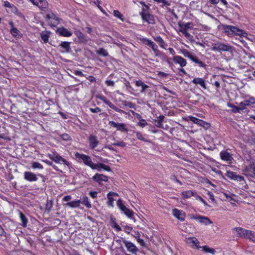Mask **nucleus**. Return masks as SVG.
I'll use <instances>...</instances> for the list:
<instances>
[{"label": "nucleus", "instance_id": "f8f14e48", "mask_svg": "<svg viewBox=\"0 0 255 255\" xmlns=\"http://www.w3.org/2000/svg\"><path fill=\"white\" fill-rule=\"evenodd\" d=\"M109 125L112 127L117 128L118 130L123 132H127L128 131L126 125L124 123H116L114 121H110Z\"/></svg>", "mask_w": 255, "mask_h": 255}, {"label": "nucleus", "instance_id": "a18cd8bd", "mask_svg": "<svg viewBox=\"0 0 255 255\" xmlns=\"http://www.w3.org/2000/svg\"><path fill=\"white\" fill-rule=\"evenodd\" d=\"M179 31L182 33L186 38H189L190 40H192L193 38V36L190 35L187 30H185V29H179Z\"/></svg>", "mask_w": 255, "mask_h": 255}, {"label": "nucleus", "instance_id": "e433bc0d", "mask_svg": "<svg viewBox=\"0 0 255 255\" xmlns=\"http://www.w3.org/2000/svg\"><path fill=\"white\" fill-rule=\"evenodd\" d=\"M19 216L21 222H22L21 226L23 227H26L28 221L27 219L21 212H19Z\"/></svg>", "mask_w": 255, "mask_h": 255}, {"label": "nucleus", "instance_id": "ea45409f", "mask_svg": "<svg viewBox=\"0 0 255 255\" xmlns=\"http://www.w3.org/2000/svg\"><path fill=\"white\" fill-rule=\"evenodd\" d=\"M81 203H82L83 205H84L86 207L88 208H91V204L89 201V199L87 196L84 197L82 201H81Z\"/></svg>", "mask_w": 255, "mask_h": 255}, {"label": "nucleus", "instance_id": "20e7f679", "mask_svg": "<svg viewBox=\"0 0 255 255\" xmlns=\"http://www.w3.org/2000/svg\"><path fill=\"white\" fill-rule=\"evenodd\" d=\"M48 156L50 159L54 161L56 163L63 164L66 166L68 168H70V163L63 158L62 156L58 154H48Z\"/></svg>", "mask_w": 255, "mask_h": 255}, {"label": "nucleus", "instance_id": "8fccbe9b", "mask_svg": "<svg viewBox=\"0 0 255 255\" xmlns=\"http://www.w3.org/2000/svg\"><path fill=\"white\" fill-rule=\"evenodd\" d=\"M112 145L114 146H119L121 147H125L126 145V143L124 142L123 141H116L112 143Z\"/></svg>", "mask_w": 255, "mask_h": 255}, {"label": "nucleus", "instance_id": "338daca9", "mask_svg": "<svg viewBox=\"0 0 255 255\" xmlns=\"http://www.w3.org/2000/svg\"><path fill=\"white\" fill-rule=\"evenodd\" d=\"M132 227L128 226H125L124 231L128 234H129L130 231H131L132 230Z\"/></svg>", "mask_w": 255, "mask_h": 255}, {"label": "nucleus", "instance_id": "774afa93", "mask_svg": "<svg viewBox=\"0 0 255 255\" xmlns=\"http://www.w3.org/2000/svg\"><path fill=\"white\" fill-rule=\"evenodd\" d=\"M154 53V54L155 55V56H161V55H163V53H162V52L160 51L158 49L156 50H155L154 51H153Z\"/></svg>", "mask_w": 255, "mask_h": 255}, {"label": "nucleus", "instance_id": "f3484780", "mask_svg": "<svg viewBox=\"0 0 255 255\" xmlns=\"http://www.w3.org/2000/svg\"><path fill=\"white\" fill-rule=\"evenodd\" d=\"M192 218L198 220L200 223L205 225H208L212 223V222L209 219V218L204 216H193Z\"/></svg>", "mask_w": 255, "mask_h": 255}, {"label": "nucleus", "instance_id": "3c124183", "mask_svg": "<svg viewBox=\"0 0 255 255\" xmlns=\"http://www.w3.org/2000/svg\"><path fill=\"white\" fill-rule=\"evenodd\" d=\"M141 41L146 45L150 46V43H153L151 40H149L146 38H143L141 39Z\"/></svg>", "mask_w": 255, "mask_h": 255}, {"label": "nucleus", "instance_id": "6e6d98bb", "mask_svg": "<svg viewBox=\"0 0 255 255\" xmlns=\"http://www.w3.org/2000/svg\"><path fill=\"white\" fill-rule=\"evenodd\" d=\"M147 125V123L146 122V121L145 120H143V119L141 120L138 123V125L142 128H143Z\"/></svg>", "mask_w": 255, "mask_h": 255}, {"label": "nucleus", "instance_id": "79ce46f5", "mask_svg": "<svg viewBox=\"0 0 255 255\" xmlns=\"http://www.w3.org/2000/svg\"><path fill=\"white\" fill-rule=\"evenodd\" d=\"M53 207V201L52 200H49L47 201L45 206V211L47 212H49Z\"/></svg>", "mask_w": 255, "mask_h": 255}, {"label": "nucleus", "instance_id": "c03bdc74", "mask_svg": "<svg viewBox=\"0 0 255 255\" xmlns=\"http://www.w3.org/2000/svg\"><path fill=\"white\" fill-rule=\"evenodd\" d=\"M182 54L186 57L190 58V59L193 57V55L189 52L187 49H182L181 51Z\"/></svg>", "mask_w": 255, "mask_h": 255}, {"label": "nucleus", "instance_id": "c9c22d12", "mask_svg": "<svg viewBox=\"0 0 255 255\" xmlns=\"http://www.w3.org/2000/svg\"><path fill=\"white\" fill-rule=\"evenodd\" d=\"M96 169H97L98 171H101V168L104 169L105 170L107 171H110L111 170V169L110 166L106 165L105 164H104L103 163H98L96 164Z\"/></svg>", "mask_w": 255, "mask_h": 255}, {"label": "nucleus", "instance_id": "bb28decb", "mask_svg": "<svg viewBox=\"0 0 255 255\" xmlns=\"http://www.w3.org/2000/svg\"><path fill=\"white\" fill-rule=\"evenodd\" d=\"M135 85L137 87H141V90H140L141 93L144 92L145 90L149 87L148 85L145 84L142 81L139 80L135 81Z\"/></svg>", "mask_w": 255, "mask_h": 255}, {"label": "nucleus", "instance_id": "69168bd1", "mask_svg": "<svg viewBox=\"0 0 255 255\" xmlns=\"http://www.w3.org/2000/svg\"><path fill=\"white\" fill-rule=\"evenodd\" d=\"M97 193L96 191H91L89 192V195L93 198H95L97 197Z\"/></svg>", "mask_w": 255, "mask_h": 255}, {"label": "nucleus", "instance_id": "2eb2a0df", "mask_svg": "<svg viewBox=\"0 0 255 255\" xmlns=\"http://www.w3.org/2000/svg\"><path fill=\"white\" fill-rule=\"evenodd\" d=\"M186 242L193 248L199 249L201 247L199 246V242L195 237L187 239Z\"/></svg>", "mask_w": 255, "mask_h": 255}, {"label": "nucleus", "instance_id": "a211bd4d", "mask_svg": "<svg viewBox=\"0 0 255 255\" xmlns=\"http://www.w3.org/2000/svg\"><path fill=\"white\" fill-rule=\"evenodd\" d=\"M173 62L179 64L181 67L186 65L187 62L186 59L180 56H174L173 58Z\"/></svg>", "mask_w": 255, "mask_h": 255}, {"label": "nucleus", "instance_id": "0e129e2a", "mask_svg": "<svg viewBox=\"0 0 255 255\" xmlns=\"http://www.w3.org/2000/svg\"><path fill=\"white\" fill-rule=\"evenodd\" d=\"M248 239L255 243V233L252 231V235L249 236Z\"/></svg>", "mask_w": 255, "mask_h": 255}, {"label": "nucleus", "instance_id": "bf43d9fd", "mask_svg": "<svg viewBox=\"0 0 255 255\" xmlns=\"http://www.w3.org/2000/svg\"><path fill=\"white\" fill-rule=\"evenodd\" d=\"M171 179L180 184V185L182 184V183L179 180H178L177 177L174 175L171 176Z\"/></svg>", "mask_w": 255, "mask_h": 255}, {"label": "nucleus", "instance_id": "58836bf2", "mask_svg": "<svg viewBox=\"0 0 255 255\" xmlns=\"http://www.w3.org/2000/svg\"><path fill=\"white\" fill-rule=\"evenodd\" d=\"M200 248L202 249V251L205 253H210L212 255H215L216 251L215 249L212 248H210L207 246H204L203 247H201Z\"/></svg>", "mask_w": 255, "mask_h": 255}, {"label": "nucleus", "instance_id": "e2e57ef3", "mask_svg": "<svg viewBox=\"0 0 255 255\" xmlns=\"http://www.w3.org/2000/svg\"><path fill=\"white\" fill-rule=\"evenodd\" d=\"M106 84L108 86H114L115 85V82L113 81L112 80H107L105 82Z\"/></svg>", "mask_w": 255, "mask_h": 255}, {"label": "nucleus", "instance_id": "b1692460", "mask_svg": "<svg viewBox=\"0 0 255 255\" xmlns=\"http://www.w3.org/2000/svg\"><path fill=\"white\" fill-rule=\"evenodd\" d=\"M118 194L117 193L113 192H110L107 194V198L108 201L107 202V205L109 206L113 207L114 206V201H115L114 199L113 198V196H118Z\"/></svg>", "mask_w": 255, "mask_h": 255}, {"label": "nucleus", "instance_id": "052dcab7", "mask_svg": "<svg viewBox=\"0 0 255 255\" xmlns=\"http://www.w3.org/2000/svg\"><path fill=\"white\" fill-rule=\"evenodd\" d=\"M207 194L209 197L210 199H211L213 202H215L216 200L214 198L213 193L212 192L209 191Z\"/></svg>", "mask_w": 255, "mask_h": 255}, {"label": "nucleus", "instance_id": "0eeeda50", "mask_svg": "<svg viewBox=\"0 0 255 255\" xmlns=\"http://www.w3.org/2000/svg\"><path fill=\"white\" fill-rule=\"evenodd\" d=\"M189 119L190 121L192 122L193 123L203 127L205 129H208L211 126L210 123L194 117H189Z\"/></svg>", "mask_w": 255, "mask_h": 255}, {"label": "nucleus", "instance_id": "a878e982", "mask_svg": "<svg viewBox=\"0 0 255 255\" xmlns=\"http://www.w3.org/2000/svg\"><path fill=\"white\" fill-rule=\"evenodd\" d=\"M178 25L180 28V29H185V30H187L188 29H191L193 25L192 22L184 23L181 21L178 23Z\"/></svg>", "mask_w": 255, "mask_h": 255}, {"label": "nucleus", "instance_id": "6e6552de", "mask_svg": "<svg viewBox=\"0 0 255 255\" xmlns=\"http://www.w3.org/2000/svg\"><path fill=\"white\" fill-rule=\"evenodd\" d=\"M121 239L123 240L128 251L134 254L137 252V248L132 243L128 241L124 238H121Z\"/></svg>", "mask_w": 255, "mask_h": 255}, {"label": "nucleus", "instance_id": "680f3d73", "mask_svg": "<svg viewBox=\"0 0 255 255\" xmlns=\"http://www.w3.org/2000/svg\"><path fill=\"white\" fill-rule=\"evenodd\" d=\"M149 46L152 48L153 51L158 49V46L154 42L150 43Z\"/></svg>", "mask_w": 255, "mask_h": 255}, {"label": "nucleus", "instance_id": "393cba45", "mask_svg": "<svg viewBox=\"0 0 255 255\" xmlns=\"http://www.w3.org/2000/svg\"><path fill=\"white\" fill-rule=\"evenodd\" d=\"M246 175H247V172H248V174L252 177H255V165H250L248 167H246L244 170Z\"/></svg>", "mask_w": 255, "mask_h": 255}, {"label": "nucleus", "instance_id": "f257e3e1", "mask_svg": "<svg viewBox=\"0 0 255 255\" xmlns=\"http://www.w3.org/2000/svg\"><path fill=\"white\" fill-rule=\"evenodd\" d=\"M224 29L225 33L228 36H232L233 35L240 36V40L241 42H243L242 37H246L248 35L247 33L245 31L234 26L226 25L224 26Z\"/></svg>", "mask_w": 255, "mask_h": 255}, {"label": "nucleus", "instance_id": "ddd939ff", "mask_svg": "<svg viewBox=\"0 0 255 255\" xmlns=\"http://www.w3.org/2000/svg\"><path fill=\"white\" fill-rule=\"evenodd\" d=\"M226 176H227L229 178L232 180H236L237 181H244V178L238 174H237L236 172L227 171L226 174Z\"/></svg>", "mask_w": 255, "mask_h": 255}, {"label": "nucleus", "instance_id": "5fc2aeb1", "mask_svg": "<svg viewBox=\"0 0 255 255\" xmlns=\"http://www.w3.org/2000/svg\"><path fill=\"white\" fill-rule=\"evenodd\" d=\"M61 138L65 141H68L70 140L71 139V137L70 135L67 133H64L62 135H61Z\"/></svg>", "mask_w": 255, "mask_h": 255}, {"label": "nucleus", "instance_id": "9b49d317", "mask_svg": "<svg viewBox=\"0 0 255 255\" xmlns=\"http://www.w3.org/2000/svg\"><path fill=\"white\" fill-rule=\"evenodd\" d=\"M89 146L91 149L95 148L99 144L100 141L96 135L90 134L88 137Z\"/></svg>", "mask_w": 255, "mask_h": 255}, {"label": "nucleus", "instance_id": "37998d69", "mask_svg": "<svg viewBox=\"0 0 255 255\" xmlns=\"http://www.w3.org/2000/svg\"><path fill=\"white\" fill-rule=\"evenodd\" d=\"M114 15L115 17L120 19L122 21H124L123 15L118 10H114Z\"/></svg>", "mask_w": 255, "mask_h": 255}, {"label": "nucleus", "instance_id": "cd10ccee", "mask_svg": "<svg viewBox=\"0 0 255 255\" xmlns=\"http://www.w3.org/2000/svg\"><path fill=\"white\" fill-rule=\"evenodd\" d=\"M36 5L38 6L41 9L44 10L48 7V3L46 0H39Z\"/></svg>", "mask_w": 255, "mask_h": 255}, {"label": "nucleus", "instance_id": "49530a36", "mask_svg": "<svg viewBox=\"0 0 255 255\" xmlns=\"http://www.w3.org/2000/svg\"><path fill=\"white\" fill-rule=\"evenodd\" d=\"M137 236H135V238H136L137 242L142 247L145 246V244L143 241V240L140 239L139 238L140 235L138 232H137L136 234Z\"/></svg>", "mask_w": 255, "mask_h": 255}, {"label": "nucleus", "instance_id": "4be33fe9", "mask_svg": "<svg viewBox=\"0 0 255 255\" xmlns=\"http://www.w3.org/2000/svg\"><path fill=\"white\" fill-rule=\"evenodd\" d=\"M59 46L63 49L61 50L62 52L69 53L71 50L70 42L67 41L62 42Z\"/></svg>", "mask_w": 255, "mask_h": 255}, {"label": "nucleus", "instance_id": "603ef678", "mask_svg": "<svg viewBox=\"0 0 255 255\" xmlns=\"http://www.w3.org/2000/svg\"><path fill=\"white\" fill-rule=\"evenodd\" d=\"M136 137L139 140H142L145 142H147L148 141L147 140L145 139V138L143 137L142 134L140 132H137L136 133Z\"/></svg>", "mask_w": 255, "mask_h": 255}, {"label": "nucleus", "instance_id": "7c9ffc66", "mask_svg": "<svg viewBox=\"0 0 255 255\" xmlns=\"http://www.w3.org/2000/svg\"><path fill=\"white\" fill-rule=\"evenodd\" d=\"M154 40L159 44L161 48L166 49L167 44L165 43L162 37L160 36H157L154 38Z\"/></svg>", "mask_w": 255, "mask_h": 255}, {"label": "nucleus", "instance_id": "5701e85b", "mask_svg": "<svg viewBox=\"0 0 255 255\" xmlns=\"http://www.w3.org/2000/svg\"><path fill=\"white\" fill-rule=\"evenodd\" d=\"M192 82L196 85H199L204 89H207L206 84L205 80L201 78H195L192 81Z\"/></svg>", "mask_w": 255, "mask_h": 255}, {"label": "nucleus", "instance_id": "4468645a", "mask_svg": "<svg viewBox=\"0 0 255 255\" xmlns=\"http://www.w3.org/2000/svg\"><path fill=\"white\" fill-rule=\"evenodd\" d=\"M173 215L181 221H184L185 217V213L177 209H174L172 210Z\"/></svg>", "mask_w": 255, "mask_h": 255}, {"label": "nucleus", "instance_id": "13d9d810", "mask_svg": "<svg viewBox=\"0 0 255 255\" xmlns=\"http://www.w3.org/2000/svg\"><path fill=\"white\" fill-rule=\"evenodd\" d=\"M157 75L158 77L161 78H165L168 76V74L161 71H159L158 72Z\"/></svg>", "mask_w": 255, "mask_h": 255}, {"label": "nucleus", "instance_id": "473e14b6", "mask_svg": "<svg viewBox=\"0 0 255 255\" xmlns=\"http://www.w3.org/2000/svg\"><path fill=\"white\" fill-rule=\"evenodd\" d=\"M254 104H255V98L254 97H251L249 99L244 100V101L241 102L240 103V105L249 106Z\"/></svg>", "mask_w": 255, "mask_h": 255}, {"label": "nucleus", "instance_id": "864d4df0", "mask_svg": "<svg viewBox=\"0 0 255 255\" xmlns=\"http://www.w3.org/2000/svg\"><path fill=\"white\" fill-rule=\"evenodd\" d=\"M19 31L16 29V28L13 27L10 30V33L14 37L16 36L17 35H18L19 33Z\"/></svg>", "mask_w": 255, "mask_h": 255}, {"label": "nucleus", "instance_id": "4c0bfd02", "mask_svg": "<svg viewBox=\"0 0 255 255\" xmlns=\"http://www.w3.org/2000/svg\"><path fill=\"white\" fill-rule=\"evenodd\" d=\"M80 203H81V200H76V201H74L72 202H68L66 204V205L68 207H72V208H76V207H79Z\"/></svg>", "mask_w": 255, "mask_h": 255}, {"label": "nucleus", "instance_id": "f03ea898", "mask_svg": "<svg viewBox=\"0 0 255 255\" xmlns=\"http://www.w3.org/2000/svg\"><path fill=\"white\" fill-rule=\"evenodd\" d=\"M75 156L78 162L82 161L84 164L90 167L91 169H96L97 164H95L92 162L91 157L90 156L77 152L75 153Z\"/></svg>", "mask_w": 255, "mask_h": 255}, {"label": "nucleus", "instance_id": "39448f33", "mask_svg": "<svg viewBox=\"0 0 255 255\" xmlns=\"http://www.w3.org/2000/svg\"><path fill=\"white\" fill-rule=\"evenodd\" d=\"M140 15L143 21L147 22L148 24H154L155 19L153 15L149 13L148 11L145 10V8H142Z\"/></svg>", "mask_w": 255, "mask_h": 255}, {"label": "nucleus", "instance_id": "7ed1b4c3", "mask_svg": "<svg viewBox=\"0 0 255 255\" xmlns=\"http://www.w3.org/2000/svg\"><path fill=\"white\" fill-rule=\"evenodd\" d=\"M211 49L214 51L229 52L232 51L233 47L229 44L222 43L221 42H217L212 44Z\"/></svg>", "mask_w": 255, "mask_h": 255}, {"label": "nucleus", "instance_id": "dca6fc26", "mask_svg": "<svg viewBox=\"0 0 255 255\" xmlns=\"http://www.w3.org/2000/svg\"><path fill=\"white\" fill-rule=\"evenodd\" d=\"M92 179L95 182H98L99 184H101V182L102 181L107 182L108 181V178L107 176L104 174L96 173L93 177Z\"/></svg>", "mask_w": 255, "mask_h": 255}, {"label": "nucleus", "instance_id": "c85d7f7f", "mask_svg": "<svg viewBox=\"0 0 255 255\" xmlns=\"http://www.w3.org/2000/svg\"><path fill=\"white\" fill-rule=\"evenodd\" d=\"M228 107L232 108V111L234 113H240L241 111L244 110V108H240L239 107L233 105L231 103H227Z\"/></svg>", "mask_w": 255, "mask_h": 255}, {"label": "nucleus", "instance_id": "412c9836", "mask_svg": "<svg viewBox=\"0 0 255 255\" xmlns=\"http://www.w3.org/2000/svg\"><path fill=\"white\" fill-rule=\"evenodd\" d=\"M220 157L222 160L227 161H231L233 159L232 155L226 151H221L220 152Z\"/></svg>", "mask_w": 255, "mask_h": 255}, {"label": "nucleus", "instance_id": "f704fd0d", "mask_svg": "<svg viewBox=\"0 0 255 255\" xmlns=\"http://www.w3.org/2000/svg\"><path fill=\"white\" fill-rule=\"evenodd\" d=\"M183 199H187L195 195V192L191 190L183 191L181 193Z\"/></svg>", "mask_w": 255, "mask_h": 255}, {"label": "nucleus", "instance_id": "2f4dec72", "mask_svg": "<svg viewBox=\"0 0 255 255\" xmlns=\"http://www.w3.org/2000/svg\"><path fill=\"white\" fill-rule=\"evenodd\" d=\"M50 33V32L47 31H42L41 33L40 36L44 43H46L48 42Z\"/></svg>", "mask_w": 255, "mask_h": 255}, {"label": "nucleus", "instance_id": "aec40b11", "mask_svg": "<svg viewBox=\"0 0 255 255\" xmlns=\"http://www.w3.org/2000/svg\"><path fill=\"white\" fill-rule=\"evenodd\" d=\"M56 33L61 36L65 37H70L72 34L71 32L68 30L67 29L64 28V27L57 28L56 30Z\"/></svg>", "mask_w": 255, "mask_h": 255}, {"label": "nucleus", "instance_id": "a19ab883", "mask_svg": "<svg viewBox=\"0 0 255 255\" xmlns=\"http://www.w3.org/2000/svg\"><path fill=\"white\" fill-rule=\"evenodd\" d=\"M97 54L100 55H102L104 57L108 56V52L107 51L103 48H100L97 51Z\"/></svg>", "mask_w": 255, "mask_h": 255}, {"label": "nucleus", "instance_id": "09e8293b", "mask_svg": "<svg viewBox=\"0 0 255 255\" xmlns=\"http://www.w3.org/2000/svg\"><path fill=\"white\" fill-rule=\"evenodd\" d=\"M154 1L157 3H163L162 7L164 6H169L170 5V2L166 0H153Z\"/></svg>", "mask_w": 255, "mask_h": 255}, {"label": "nucleus", "instance_id": "1a4fd4ad", "mask_svg": "<svg viewBox=\"0 0 255 255\" xmlns=\"http://www.w3.org/2000/svg\"><path fill=\"white\" fill-rule=\"evenodd\" d=\"M46 18L49 20L48 22L51 26H55L59 23L58 18L53 12L47 14Z\"/></svg>", "mask_w": 255, "mask_h": 255}, {"label": "nucleus", "instance_id": "72a5a7b5", "mask_svg": "<svg viewBox=\"0 0 255 255\" xmlns=\"http://www.w3.org/2000/svg\"><path fill=\"white\" fill-rule=\"evenodd\" d=\"M97 98L102 101L105 104L108 105L112 109H113V107L115 106L112 102L109 100H108L107 99L103 96H98Z\"/></svg>", "mask_w": 255, "mask_h": 255}, {"label": "nucleus", "instance_id": "9d476101", "mask_svg": "<svg viewBox=\"0 0 255 255\" xmlns=\"http://www.w3.org/2000/svg\"><path fill=\"white\" fill-rule=\"evenodd\" d=\"M234 230L236 231L239 236L241 237L248 239L249 236L252 235V231L246 230L242 228L237 227L234 228Z\"/></svg>", "mask_w": 255, "mask_h": 255}, {"label": "nucleus", "instance_id": "de8ad7c7", "mask_svg": "<svg viewBox=\"0 0 255 255\" xmlns=\"http://www.w3.org/2000/svg\"><path fill=\"white\" fill-rule=\"evenodd\" d=\"M32 168L33 169L38 168L41 169L43 168V167L40 163L37 162H33L32 163Z\"/></svg>", "mask_w": 255, "mask_h": 255}, {"label": "nucleus", "instance_id": "423d86ee", "mask_svg": "<svg viewBox=\"0 0 255 255\" xmlns=\"http://www.w3.org/2000/svg\"><path fill=\"white\" fill-rule=\"evenodd\" d=\"M117 206L119 208L128 218L132 219L133 215V212L126 207L122 202L121 199L117 201Z\"/></svg>", "mask_w": 255, "mask_h": 255}, {"label": "nucleus", "instance_id": "c756f323", "mask_svg": "<svg viewBox=\"0 0 255 255\" xmlns=\"http://www.w3.org/2000/svg\"><path fill=\"white\" fill-rule=\"evenodd\" d=\"M75 34L77 36L81 42L83 43L87 41V38H86V36L81 32L77 31L75 32Z\"/></svg>", "mask_w": 255, "mask_h": 255}, {"label": "nucleus", "instance_id": "4d7b16f0", "mask_svg": "<svg viewBox=\"0 0 255 255\" xmlns=\"http://www.w3.org/2000/svg\"><path fill=\"white\" fill-rule=\"evenodd\" d=\"M90 111L93 113H97L100 112L101 109L99 107H96L95 108H90Z\"/></svg>", "mask_w": 255, "mask_h": 255}, {"label": "nucleus", "instance_id": "6ab92c4d", "mask_svg": "<svg viewBox=\"0 0 255 255\" xmlns=\"http://www.w3.org/2000/svg\"><path fill=\"white\" fill-rule=\"evenodd\" d=\"M24 179L30 182L36 181L38 179V178L35 174L28 171H26L24 172Z\"/></svg>", "mask_w": 255, "mask_h": 255}]
</instances>
